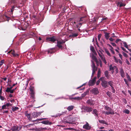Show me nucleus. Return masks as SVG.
<instances>
[{"mask_svg":"<svg viewBox=\"0 0 131 131\" xmlns=\"http://www.w3.org/2000/svg\"><path fill=\"white\" fill-rule=\"evenodd\" d=\"M10 1L12 3L14 4V5L12 6L10 10H9L8 12H13L16 6H17V5L18 4V2L16 0H10Z\"/></svg>","mask_w":131,"mask_h":131,"instance_id":"nucleus-1","label":"nucleus"},{"mask_svg":"<svg viewBox=\"0 0 131 131\" xmlns=\"http://www.w3.org/2000/svg\"><path fill=\"white\" fill-rule=\"evenodd\" d=\"M21 127L17 126H14L11 129V130L8 129L7 131H19Z\"/></svg>","mask_w":131,"mask_h":131,"instance_id":"nucleus-2","label":"nucleus"},{"mask_svg":"<svg viewBox=\"0 0 131 131\" xmlns=\"http://www.w3.org/2000/svg\"><path fill=\"white\" fill-rule=\"evenodd\" d=\"M91 62L92 63V65L91 66L92 68V76H93L95 71L97 70V68L95 67V64H94L93 61L92 60L91 61Z\"/></svg>","mask_w":131,"mask_h":131,"instance_id":"nucleus-3","label":"nucleus"},{"mask_svg":"<svg viewBox=\"0 0 131 131\" xmlns=\"http://www.w3.org/2000/svg\"><path fill=\"white\" fill-rule=\"evenodd\" d=\"M30 91V94L31 96L32 97L33 99H34L35 98L34 92V87H32L29 88Z\"/></svg>","mask_w":131,"mask_h":131,"instance_id":"nucleus-4","label":"nucleus"},{"mask_svg":"<svg viewBox=\"0 0 131 131\" xmlns=\"http://www.w3.org/2000/svg\"><path fill=\"white\" fill-rule=\"evenodd\" d=\"M46 40L47 41L49 42H54L56 40V39L55 37L53 36L51 37H48L47 38Z\"/></svg>","mask_w":131,"mask_h":131,"instance_id":"nucleus-5","label":"nucleus"},{"mask_svg":"<svg viewBox=\"0 0 131 131\" xmlns=\"http://www.w3.org/2000/svg\"><path fill=\"white\" fill-rule=\"evenodd\" d=\"M102 82L101 85L102 87L104 88H106L108 86V83L107 82L103 80H102Z\"/></svg>","mask_w":131,"mask_h":131,"instance_id":"nucleus-6","label":"nucleus"},{"mask_svg":"<svg viewBox=\"0 0 131 131\" xmlns=\"http://www.w3.org/2000/svg\"><path fill=\"white\" fill-rule=\"evenodd\" d=\"M86 124L83 125V127L87 130H89L91 129V127L89 125V123L87 122H86Z\"/></svg>","mask_w":131,"mask_h":131,"instance_id":"nucleus-7","label":"nucleus"},{"mask_svg":"<svg viewBox=\"0 0 131 131\" xmlns=\"http://www.w3.org/2000/svg\"><path fill=\"white\" fill-rule=\"evenodd\" d=\"M105 113L107 115L110 114L114 115V111L111 108H110L107 111L105 112Z\"/></svg>","mask_w":131,"mask_h":131,"instance_id":"nucleus-8","label":"nucleus"},{"mask_svg":"<svg viewBox=\"0 0 131 131\" xmlns=\"http://www.w3.org/2000/svg\"><path fill=\"white\" fill-rule=\"evenodd\" d=\"M99 55L100 57L102 59L103 61L106 64L107 63V62L103 54L102 53H99L98 52Z\"/></svg>","mask_w":131,"mask_h":131,"instance_id":"nucleus-9","label":"nucleus"},{"mask_svg":"<svg viewBox=\"0 0 131 131\" xmlns=\"http://www.w3.org/2000/svg\"><path fill=\"white\" fill-rule=\"evenodd\" d=\"M57 46L59 48H61L62 47L61 44L64 43L65 42L63 40L62 41H57Z\"/></svg>","mask_w":131,"mask_h":131,"instance_id":"nucleus-10","label":"nucleus"},{"mask_svg":"<svg viewBox=\"0 0 131 131\" xmlns=\"http://www.w3.org/2000/svg\"><path fill=\"white\" fill-rule=\"evenodd\" d=\"M91 58L92 59L96 62L97 65V66L99 65V61L97 60V58L95 56H94L93 54L91 56Z\"/></svg>","mask_w":131,"mask_h":131,"instance_id":"nucleus-11","label":"nucleus"},{"mask_svg":"<svg viewBox=\"0 0 131 131\" xmlns=\"http://www.w3.org/2000/svg\"><path fill=\"white\" fill-rule=\"evenodd\" d=\"M120 73L121 76L122 78H124L125 77V73L124 71V70L122 68H121L120 69Z\"/></svg>","mask_w":131,"mask_h":131,"instance_id":"nucleus-12","label":"nucleus"},{"mask_svg":"<svg viewBox=\"0 0 131 131\" xmlns=\"http://www.w3.org/2000/svg\"><path fill=\"white\" fill-rule=\"evenodd\" d=\"M10 53H11L13 54V56L14 57H16L18 56V54H16L15 53V52L14 50H11V51H8L7 53V54Z\"/></svg>","mask_w":131,"mask_h":131,"instance_id":"nucleus-13","label":"nucleus"},{"mask_svg":"<svg viewBox=\"0 0 131 131\" xmlns=\"http://www.w3.org/2000/svg\"><path fill=\"white\" fill-rule=\"evenodd\" d=\"M73 118L70 117L69 118V121H66L65 122L67 123L70 124H75V123L73 121Z\"/></svg>","mask_w":131,"mask_h":131,"instance_id":"nucleus-14","label":"nucleus"},{"mask_svg":"<svg viewBox=\"0 0 131 131\" xmlns=\"http://www.w3.org/2000/svg\"><path fill=\"white\" fill-rule=\"evenodd\" d=\"M86 102L88 104L91 105H93L94 104V101L92 100H88Z\"/></svg>","mask_w":131,"mask_h":131,"instance_id":"nucleus-15","label":"nucleus"},{"mask_svg":"<svg viewBox=\"0 0 131 131\" xmlns=\"http://www.w3.org/2000/svg\"><path fill=\"white\" fill-rule=\"evenodd\" d=\"M99 113V111L96 109L94 110L92 112L93 114H94V116H95L97 117L98 118L99 117L98 116V114Z\"/></svg>","mask_w":131,"mask_h":131,"instance_id":"nucleus-16","label":"nucleus"},{"mask_svg":"<svg viewBox=\"0 0 131 131\" xmlns=\"http://www.w3.org/2000/svg\"><path fill=\"white\" fill-rule=\"evenodd\" d=\"M116 68L115 66H112V64L110 65L109 66V69L110 70H113L112 73H113L114 72L113 70Z\"/></svg>","mask_w":131,"mask_h":131,"instance_id":"nucleus-17","label":"nucleus"},{"mask_svg":"<svg viewBox=\"0 0 131 131\" xmlns=\"http://www.w3.org/2000/svg\"><path fill=\"white\" fill-rule=\"evenodd\" d=\"M117 6H119L120 7L122 6H124L125 5V4L124 3H123L122 2H118L117 4Z\"/></svg>","mask_w":131,"mask_h":131,"instance_id":"nucleus-18","label":"nucleus"},{"mask_svg":"<svg viewBox=\"0 0 131 131\" xmlns=\"http://www.w3.org/2000/svg\"><path fill=\"white\" fill-rule=\"evenodd\" d=\"M104 33V37L105 38V39L106 40H108L109 39V38L110 37L109 33H107L106 32H105Z\"/></svg>","mask_w":131,"mask_h":131,"instance_id":"nucleus-19","label":"nucleus"},{"mask_svg":"<svg viewBox=\"0 0 131 131\" xmlns=\"http://www.w3.org/2000/svg\"><path fill=\"white\" fill-rule=\"evenodd\" d=\"M27 111L25 112V115L27 116L28 119L30 120H31L32 117L30 116V114L28 113Z\"/></svg>","mask_w":131,"mask_h":131,"instance_id":"nucleus-20","label":"nucleus"},{"mask_svg":"<svg viewBox=\"0 0 131 131\" xmlns=\"http://www.w3.org/2000/svg\"><path fill=\"white\" fill-rule=\"evenodd\" d=\"M84 110L87 112H90L92 111V108L91 107H86L84 108Z\"/></svg>","mask_w":131,"mask_h":131,"instance_id":"nucleus-21","label":"nucleus"},{"mask_svg":"<svg viewBox=\"0 0 131 131\" xmlns=\"http://www.w3.org/2000/svg\"><path fill=\"white\" fill-rule=\"evenodd\" d=\"M99 122L101 124H104L107 125H109L108 123L104 120H99Z\"/></svg>","mask_w":131,"mask_h":131,"instance_id":"nucleus-22","label":"nucleus"},{"mask_svg":"<svg viewBox=\"0 0 131 131\" xmlns=\"http://www.w3.org/2000/svg\"><path fill=\"white\" fill-rule=\"evenodd\" d=\"M107 45L108 46L110 47V50L112 53L113 54H114L115 53V52L113 50V47L109 44H108Z\"/></svg>","mask_w":131,"mask_h":131,"instance_id":"nucleus-23","label":"nucleus"},{"mask_svg":"<svg viewBox=\"0 0 131 131\" xmlns=\"http://www.w3.org/2000/svg\"><path fill=\"white\" fill-rule=\"evenodd\" d=\"M74 106L73 105H71L69 106L67 108V109L70 111L72 110L74 108Z\"/></svg>","mask_w":131,"mask_h":131,"instance_id":"nucleus-24","label":"nucleus"},{"mask_svg":"<svg viewBox=\"0 0 131 131\" xmlns=\"http://www.w3.org/2000/svg\"><path fill=\"white\" fill-rule=\"evenodd\" d=\"M32 115L34 117H37L38 116V114L37 112H33Z\"/></svg>","mask_w":131,"mask_h":131,"instance_id":"nucleus-25","label":"nucleus"},{"mask_svg":"<svg viewBox=\"0 0 131 131\" xmlns=\"http://www.w3.org/2000/svg\"><path fill=\"white\" fill-rule=\"evenodd\" d=\"M89 91H86V92H85L83 93L81 95V97H82V99L83 97H85L87 94L88 93Z\"/></svg>","mask_w":131,"mask_h":131,"instance_id":"nucleus-26","label":"nucleus"},{"mask_svg":"<svg viewBox=\"0 0 131 131\" xmlns=\"http://www.w3.org/2000/svg\"><path fill=\"white\" fill-rule=\"evenodd\" d=\"M108 83L111 87V88L112 87H114L113 86L114 82L113 81H110L108 82Z\"/></svg>","mask_w":131,"mask_h":131,"instance_id":"nucleus-27","label":"nucleus"},{"mask_svg":"<svg viewBox=\"0 0 131 131\" xmlns=\"http://www.w3.org/2000/svg\"><path fill=\"white\" fill-rule=\"evenodd\" d=\"M18 109L19 108L18 107H17L13 106L12 107V110L14 112L18 110Z\"/></svg>","mask_w":131,"mask_h":131,"instance_id":"nucleus-28","label":"nucleus"},{"mask_svg":"<svg viewBox=\"0 0 131 131\" xmlns=\"http://www.w3.org/2000/svg\"><path fill=\"white\" fill-rule=\"evenodd\" d=\"M104 74L105 76L107 79H108L109 78V76L108 75V71H106L105 72Z\"/></svg>","mask_w":131,"mask_h":131,"instance_id":"nucleus-29","label":"nucleus"},{"mask_svg":"<svg viewBox=\"0 0 131 131\" xmlns=\"http://www.w3.org/2000/svg\"><path fill=\"white\" fill-rule=\"evenodd\" d=\"M90 48L91 51L94 54H95L96 53L93 46H91L90 47Z\"/></svg>","mask_w":131,"mask_h":131,"instance_id":"nucleus-30","label":"nucleus"},{"mask_svg":"<svg viewBox=\"0 0 131 131\" xmlns=\"http://www.w3.org/2000/svg\"><path fill=\"white\" fill-rule=\"evenodd\" d=\"M73 99L75 100H79L82 99V97H74L72 98Z\"/></svg>","mask_w":131,"mask_h":131,"instance_id":"nucleus-31","label":"nucleus"},{"mask_svg":"<svg viewBox=\"0 0 131 131\" xmlns=\"http://www.w3.org/2000/svg\"><path fill=\"white\" fill-rule=\"evenodd\" d=\"M93 91L94 93L95 94H97L98 93L99 91L97 88L94 89L93 90Z\"/></svg>","mask_w":131,"mask_h":131,"instance_id":"nucleus-32","label":"nucleus"},{"mask_svg":"<svg viewBox=\"0 0 131 131\" xmlns=\"http://www.w3.org/2000/svg\"><path fill=\"white\" fill-rule=\"evenodd\" d=\"M78 34L77 33H73L72 34L70 35L69 36V37H75L77 36Z\"/></svg>","mask_w":131,"mask_h":131,"instance_id":"nucleus-33","label":"nucleus"},{"mask_svg":"<svg viewBox=\"0 0 131 131\" xmlns=\"http://www.w3.org/2000/svg\"><path fill=\"white\" fill-rule=\"evenodd\" d=\"M103 78H104L103 77H101L100 79H99L97 81V82H96V85H98L99 84L100 81L101 80L102 81V80H102V79H103Z\"/></svg>","mask_w":131,"mask_h":131,"instance_id":"nucleus-34","label":"nucleus"},{"mask_svg":"<svg viewBox=\"0 0 131 131\" xmlns=\"http://www.w3.org/2000/svg\"><path fill=\"white\" fill-rule=\"evenodd\" d=\"M105 51L107 55H108L109 56H111L110 53L109 51L107 49H105Z\"/></svg>","mask_w":131,"mask_h":131,"instance_id":"nucleus-35","label":"nucleus"},{"mask_svg":"<svg viewBox=\"0 0 131 131\" xmlns=\"http://www.w3.org/2000/svg\"><path fill=\"white\" fill-rule=\"evenodd\" d=\"M123 44L124 45V46L127 49H128V45H127L125 41H123Z\"/></svg>","mask_w":131,"mask_h":131,"instance_id":"nucleus-36","label":"nucleus"},{"mask_svg":"<svg viewBox=\"0 0 131 131\" xmlns=\"http://www.w3.org/2000/svg\"><path fill=\"white\" fill-rule=\"evenodd\" d=\"M123 112L124 113L128 114L129 113L130 111L129 110L127 109H125L124 111Z\"/></svg>","mask_w":131,"mask_h":131,"instance_id":"nucleus-37","label":"nucleus"},{"mask_svg":"<svg viewBox=\"0 0 131 131\" xmlns=\"http://www.w3.org/2000/svg\"><path fill=\"white\" fill-rule=\"evenodd\" d=\"M101 73L100 70V69H99L97 73V77L98 78H99L100 76Z\"/></svg>","mask_w":131,"mask_h":131,"instance_id":"nucleus-38","label":"nucleus"},{"mask_svg":"<svg viewBox=\"0 0 131 131\" xmlns=\"http://www.w3.org/2000/svg\"><path fill=\"white\" fill-rule=\"evenodd\" d=\"M42 123L45 124H48V121H42L41 122Z\"/></svg>","mask_w":131,"mask_h":131,"instance_id":"nucleus-39","label":"nucleus"},{"mask_svg":"<svg viewBox=\"0 0 131 131\" xmlns=\"http://www.w3.org/2000/svg\"><path fill=\"white\" fill-rule=\"evenodd\" d=\"M95 82H93V80L90 81H89V83L90 85H93L95 83Z\"/></svg>","mask_w":131,"mask_h":131,"instance_id":"nucleus-40","label":"nucleus"},{"mask_svg":"<svg viewBox=\"0 0 131 131\" xmlns=\"http://www.w3.org/2000/svg\"><path fill=\"white\" fill-rule=\"evenodd\" d=\"M48 53H52L54 52V51H53L52 49H50L48 50Z\"/></svg>","mask_w":131,"mask_h":131,"instance_id":"nucleus-41","label":"nucleus"},{"mask_svg":"<svg viewBox=\"0 0 131 131\" xmlns=\"http://www.w3.org/2000/svg\"><path fill=\"white\" fill-rule=\"evenodd\" d=\"M127 78L128 80L130 81H131V79L130 76L127 74H126Z\"/></svg>","mask_w":131,"mask_h":131,"instance_id":"nucleus-42","label":"nucleus"},{"mask_svg":"<svg viewBox=\"0 0 131 131\" xmlns=\"http://www.w3.org/2000/svg\"><path fill=\"white\" fill-rule=\"evenodd\" d=\"M47 129V128L46 127L42 128L40 127L38 128V130H46Z\"/></svg>","mask_w":131,"mask_h":131,"instance_id":"nucleus-43","label":"nucleus"},{"mask_svg":"<svg viewBox=\"0 0 131 131\" xmlns=\"http://www.w3.org/2000/svg\"><path fill=\"white\" fill-rule=\"evenodd\" d=\"M114 59L115 60V62L117 63L118 62V61L119 59H118L115 56H114Z\"/></svg>","mask_w":131,"mask_h":131,"instance_id":"nucleus-44","label":"nucleus"},{"mask_svg":"<svg viewBox=\"0 0 131 131\" xmlns=\"http://www.w3.org/2000/svg\"><path fill=\"white\" fill-rule=\"evenodd\" d=\"M11 89L9 88V87H7L6 90H5V92L8 93L10 91Z\"/></svg>","mask_w":131,"mask_h":131,"instance_id":"nucleus-45","label":"nucleus"},{"mask_svg":"<svg viewBox=\"0 0 131 131\" xmlns=\"http://www.w3.org/2000/svg\"><path fill=\"white\" fill-rule=\"evenodd\" d=\"M8 108H7V106H6L5 104L2 106V109H8Z\"/></svg>","mask_w":131,"mask_h":131,"instance_id":"nucleus-46","label":"nucleus"},{"mask_svg":"<svg viewBox=\"0 0 131 131\" xmlns=\"http://www.w3.org/2000/svg\"><path fill=\"white\" fill-rule=\"evenodd\" d=\"M82 23H79L78 24H77L76 25V27L77 28H78V27H80L82 25Z\"/></svg>","mask_w":131,"mask_h":131,"instance_id":"nucleus-47","label":"nucleus"},{"mask_svg":"<svg viewBox=\"0 0 131 131\" xmlns=\"http://www.w3.org/2000/svg\"><path fill=\"white\" fill-rule=\"evenodd\" d=\"M102 36V35L101 34H99L97 36L98 40L99 41H100V38Z\"/></svg>","mask_w":131,"mask_h":131,"instance_id":"nucleus-48","label":"nucleus"},{"mask_svg":"<svg viewBox=\"0 0 131 131\" xmlns=\"http://www.w3.org/2000/svg\"><path fill=\"white\" fill-rule=\"evenodd\" d=\"M6 105L7 107L8 108V107L9 106H11L12 105V104H10V103H7L5 104Z\"/></svg>","mask_w":131,"mask_h":131,"instance_id":"nucleus-49","label":"nucleus"},{"mask_svg":"<svg viewBox=\"0 0 131 131\" xmlns=\"http://www.w3.org/2000/svg\"><path fill=\"white\" fill-rule=\"evenodd\" d=\"M0 99L2 101L4 100L5 98L3 96H1V95H0Z\"/></svg>","mask_w":131,"mask_h":131,"instance_id":"nucleus-50","label":"nucleus"},{"mask_svg":"<svg viewBox=\"0 0 131 131\" xmlns=\"http://www.w3.org/2000/svg\"><path fill=\"white\" fill-rule=\"evenodd\" d=\"M123 55L125 57H128V56L127 54L126 53H125V52H123Z\"/></svg>","mask_w":131,"mask_h":131,"instance_id":"nucleus-51","label":"nucleus"},{"mask_svg":"<svg viewBox=\"0 0 131 131\" xmlns=\"http://www.w3.org/2000/svg\"><path fill=\"white\" fill-rule=\"evenodd\" d=\"M4 63V60H2L0 62V68L1 67V66L2 65L3 63Z\"/></svg>","mask_w":131,"mask_h":131,"instance_id":"nucleus-52","label":"nucleus"},{"mask_svg":"<svg viewBox=\"0 0 131 131\" xmlns=\"http://www.w3.org/2000/svg\"><path fill=\"white\" fill-rule=\"evenodd\" d=\"M120 41H121V39H117L115 41V42L116 43H118Z\"/></svg>","mask_w":131,"mask_h":131,"instance_id":"nucleus-53","label":"nucleus"},{"mask_svg":"<svg viewBox=\"0 0 131 131\" xmlns=\"http://www.w3.org/2000/svg\"><path fill=\"white\" fill-rule=\"evenodd\" d=\"M106 94L108 96H109V97H110L111 95V92L108 91L107 92Z\"/></svg>","mask_w":131,"mask_h":131,"instance_id":"nucleus-54","label":"nucleus"},{"mask_svg":"<svg viewBox=\"0 0 131 131\" xmlns=\"http://www.w3.org/2000/svg\"><path fill=\"white\" fill-rule=\"evenodd\" d=\"M111 44L114 47H116V45L113 42H111Z\"/></svg>","mask_w":131,"mask_h":131,"instance_id":"nucleus-55","label":"nucleus"},{"mask_svg":"<svg viewBox=\"0 0 131 131\" xmlns=\"http://www.w3.org/2000/svg\"><path fill=\"white\" fill-rule=\"evenodd\" d=\"M109 39L111 41H113L114 40V39H113L112 37L110 38Z\"/></svg>","mask_w":131,"mask_h":131,"instance_id":"nucleus-56","label":"nucleus"},{"mask_svg":"<svg viewBox=\"0 0 131 131\" xmlns=\"http://www.w3.org/2000/svg\"><path fill=\"white\" fill-rule=\"evenodd\" d=\"M121 48L125 52H128L127 51L126 49H125L124 47H121Z\"/></svg>","mask_w":131,"mask_h":131,"instance_id":"nucleus-57","label":"nucleus"},{"mask_svg":"<svg viewBox=\"0 0 131 131\" xmlns=\"http://www.w3.org/2000/svg\"><path fill=\"white\" fill-rule=\"evenodd\" d=\"M124 81L125 82L126 84H127V85L128 86L129 85V84H128V83L127 82V81L126 80V79H124Z\"/></svg>","mask_w":131,"mask_h":131,"instance_id":"nucleus-58","label":"nucleus"},{"mask_svg":"<svg viewBox=\"0 0 131 131\" xmlns=\"http://www.w3.org/2000/svg\"><path fill=\"white\" fill-rule=\"evenodd\" d=\"M43 112L44 111H42L40 112H37V113L38 114V116L40 115H41V113H43Z\"/></svg>","mask_w":131,"mask_h":131,"instance_id":"nucleus-59","label":"nucleus"},{"mask_svg":"<svg viewBox=\"0 0 131 131\" xmlns=\"http://www.w3.org/2000/svg\"><path fill=\"white\" fill-rule=\"evenodd\" d=\"M47 119V118H40V119H38V120H39V121H41L43 120H44V119Z\"/></svg>","mask_w":131,"mask_h":131,"instance_id":"nucleus-60","label":"nucleus"},{"mask_svg":"<svg viewBox=\"0 0 131 131\" xmlns=\"http://www.w3.org/2000/svg\"><path fill=\"white\" fill-rule=\"evenodd\" d=\"M64 129L69 130H71L73 129V128H65V129Z\"/></svg>","mask_w":131,"mask_h":131,"instance_id":"nucleus-61","label":"nucleus"},{"mask_svg":"<svg viewBox=\"0 0 131 131\" xmlns=\"http://www.w3.org/2000/svg\"><path fill=\"white\" fill-rule=\"evenodd\" d=\"M111 89H112V92L113 93H115V89H114V87H112L111 88Z\"/></svg>","mask_w":131,"mask_h":131,"instance_id":"nucleus-62","label":"nucleus"},{"mask_svg":"<svg viewBox=\"0 0 131 131\" xmlns=\"http://www.w3.org/2000/svg\"><path fill=\"white\" fill-rule=\"evenodd\" d=\"M15 90V89L11 90H10V91L9 92L10 93H12L14 92Z\"/></svg>","mask_w":131,"mask_h":131,"instance_id":"nucleus-63","label":"nucleus"},{"mask_svg":"<svg viewBox=\"0 0 131 131\" xmlns=\"http://www.w3.org/2000/svg\"><path fill=\"white\" fill-rule=\"evenodd\" d=\"M105 108L106 110L108 111L110 108L107 106H105Z\"/></svg>","mask_w":131,"mask_h":131,"instance_id":"nucleus-64","label":"nucleus"}]
</instances>
